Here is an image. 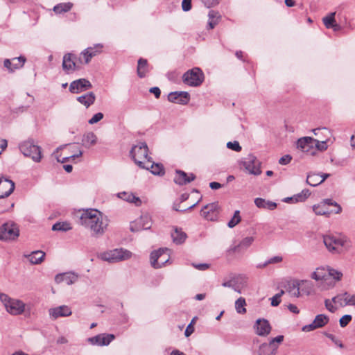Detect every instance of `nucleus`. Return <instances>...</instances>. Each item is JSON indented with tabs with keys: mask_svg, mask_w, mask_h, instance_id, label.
<instances>
[{
	"mask_svg": "<svg viewBox=\"0 0 355 355\" xmlns=\"http://www.w3.org/2000/svg\"><path fill=\"white\" fill-rule=\"evenodd\" d=\"M241 220V217L240 216V211L239 210H236L234 213V215L231 220L228 222L227 226L230 228H233L235 227L237 224L240 223Z\"/></svg>",
	"mask_w": 355,
	"mask_h": 355,
	"instance_id": "c03bdc74",
	"label": "nucleus"
},
{
	"mask_svg": "<svg viewBox=\"0 0 355 355\" xmlns=\"http://www.w3.org/2000/svg\"><path fill=\"white\" fill-rule=\"evenodd\" d=\"M170 102L186 105L190 100V95L187 92H173L168 96Z\"/></svg>",
	"mask_w": 355,
	"mask_h": 355,
	"instance_id": "4be33fe9",
	"label": "nucleus"
},
{
	"mask_svg": "<svg viewBox=\"0 0 355 355\" xmlns=\"http://www.w3.org/2000/svg\"><path fill=\"white\" fill-rule=\"evenodd\" d=\"M83 155V150L80 149H78L77 150V153H75L69 157H63L62 159H59L58 158V161L61 163H64L67 161H69L70 159H74L75 158L80 157Z\"/></svg>",
	"mask_w": 355,
	"mask_h": 355,
	"instance_id": "864d4df0",
	"label": "nucleus"
},
{
	"mask_svg": "<svg viewBox=\"0 0 355 355\" xmlns=\"http://www.w3.org/2000/svg\"><path fill=\"white\" fill-rule=\"evenodd\" d=\"M300 284L299 280L293 279L287 284L286 291L291 297H299L300 293Z\"/></svg>",
	"mask_w": 355,
	"mask_h": 355,
	"instance_id": "bb28decb",
	"label": "nucleus"
},
{
	"mask_svg": "<svg viewBox=\"0 0 355 355\" xmlns=\"http://www.w3.org/2000/svg\"><path fill=\"white\" fill-rule=\"evenodd\" d=\"M323 242L329 251L333 253H342L346 242L343 237L334 235H326L323 237Z\"/></svg>",
	"mask_w": 355,
	"mask_h": 355,
	"instance_id": "0eeeda50",
	"label": "nucleus"
},
{
	"mask_svg": "<svg viewBox=\"0 0 355 355\" xmlns=\"http://www.w3.org/2000/svg\"><path fill=\"white\" fill-rule=\"evenodd\" d=\"M151 218L149 215L145 214L130 224V230L132 232L143 230H149L151 227Z\"/></svg>",
	"mask_w": 355,
	"mask_h": 355,
	"instance_id": "9b49d317",
	"label": "nucleus"
},
{
	"mask_svg": "<svg viewBox=\"0 0 355 355\" xmlns=\"http://www.w3.org/2000/svg\"><path fill=\"white\" fill-rule=\"evenodd\" d=\"M258 355H275L266 343H262L258 349Z\"/></svg>",
	"mask_w": 355,
	"mask_h": 355,
	"instance_id": "49530a36",
	"label": "nucleus"
},
{
	"mask_svg": "<svg viewBox=\"0 0 355 355\" xmlns=\"http://www.w3.org/2000/svg\"><path fill=\"white\" fill-rule=\"evenodd\" d=\"M324 305L327 309L331 313H334L337 310V308L334 306L332 302L330 300L326 299L324 300Z\"/></svg>",
	"mask_w": 355,
	"mask_h": 355,
	"instance_id": "e2e57ef3",
	"label": "nucleus"
},
{
	"mask_svg": "<svg viewBox=\"0 0 355 355\" xmlns=\"http://www.w3.org/2000/svg\"><path fill=\"white\" fill-rule=\"evenodd\" d=\"M204 73L198 67H194L185 72L182 76V81L191 87H198L204 81Z\"/></svg>",
	"mask_w": 355,
	"mask_h": 355,
	"instance_id": "423d86ee",
	"label": "nucleus"
},
{
	"mask_svg": "<svg viewBox=\"0 0 355 355\" xmlns=\"http://www.w3.org/2000/svg\"><path fill=\"white\" fill-rule=\"evenodd\" d=\"M98 138L93 132H87L83 136L82 145L87 148H89L91 146L96 144Z\"/></svg>",
	"mask_w": 355,
	"mask_h": 355,
	"instance_id": "cd10ccee",
	"label": "nucleus"
},
{
	"mask_svg": "<svg viewBox=\"0 0 355 355\" xmlns=\"http://www.w3.org/2000/svg\"><path fill=\"white\" fill-rule=\"evenodd\" d=\"M218 208L217 202L206 205L202 208L200 215L208 220H214L218 216Z\"/></svg>",
	"mask_w": 355,
	"mask_h": 355,
	"instance_id": "dca6fc26",
	"label": "nucleus"
},
{
	"mask_svg": "<svg viewBox=\"0 0 355 355\" xmlns=\"http://www.w3.org/2000/svg\"><path fill=\"white\" fill-rule=\"evenodd\" d=\"M28 261L32 264H39L43 261L45 253L41 250L33 251L28 254L24 255Z\"/></svg>",
	"mask_w": 355,
	"mask_h": 355,
	"instance_id": "c756f323",
	"label": "nucleus"
},
{
	"mask_svg": "<svg viewBox=\"0 0 355 355\" xmlns=\"http://www.w3.org/2000/svg\"><path fill=\"white\" fill-rule=\"evenodd\" d=\"M103 114L98 112L95 114L89 121L88 123L91 125L95 124L103 119Z\"/></svg>",
	"mask_w": 355,
	"mask_h": 355,
	"instance_id": "bf43d9fd",
	"label": "nucleus"
},
{
	"mask_svg": "<svg viewBox=\"0 0 355 355\" xmlns=\"http://www.w3.org/2000/svg\"><path fill=\"white\" fill-rule=\"evenodd\" d=\"M183 11L188 12L191 9V0H183L182 2Z\"/></svg>",
	"mask_w": 355,
	"mask_h": 355,
	"instance_id": "0e129e2a",
	"label": "nucleus"
},
{
	"mask_svg": "<svg viewBox=\"0 0 355 355\" xmlns=\"http://www.w3.org/2000/svg\"><path fill=\"white\" fill-rule=\"evenodd\" d=\"M26 61V58L21 55L11 60L6 59L3 62V65L10 72H14L15 70L21 68L24 65Z\"/></svg>",
	"mask_w": 355,
	"mask_h": 355,
	"instance_id": "412c9836",
	"label": "nucleus"
},
{
	"mask_svg": "<svg viewBox=\"0 0 355 355\" xmlns=\"http://www.w3.org/2000/svg\"><path fill=\"white\" fill-rule=\"evenodd\" d=\"M321 204L324 205V207L326 205L336 206L337 207V210L335 211L336 214H339L342 211L341 207L336 202H334L331 199H325Z\"/></svg>",
	"mask_w": 355,
	"mask_h": 355,
	"instance_id": "4d7b16f0",
	"label": "nucleus"
},
{
	"mask_svg": "<svg viewBox=\"0 0 355 355\" xmlns=\"http://www.w3.org/2000/svg\"><path fill=\"white\" fill-rule=\"evenodd\" d=\"M73 7V3L70 2L60 3L53 7V11L56 14H62L69 11Z\"/></svg>",
	"mask_w": 355,
	"mask_h": 355,
	"instance_id": "c9c22d12",
	"label": "nucleus"
},
{
	"mask_svg": "<svg viewBox=\"0 0 355 355\" xmlns=\"http://www.w3.org/2000/svg\"><path fill=\"white\" fill-rule=\"evenodd\" d=\"M283 260V258L282 256H275V257H272L270 259H268L267 261H268V264H275V263H280L282 262Z\"/></svg>",
	"mask_w": 355,
	"mask_h": 355,
	"instance_id": "774afa93",
	"label": "nucleus"
},
{
	"mask_svg": "<svg viewBox=\"0 0 355 355\" xmlns=\"http://www.w3.org/2000/svg\"><path fill=\"white\" fill-rule=\"evenodd\" d=\"M336 12H331L322 19V21L327 28H331L334 26L335 20Z\"/></svg>",
	"mask_w": 355,
	"mask_h": 355,
	"instance_id": "37998d69",
	"label": "nucleus"
},
{
	"mask_svg": "<svg viewBox=\"0 0 355 355\" xmlns=\"http://www.w3.org/2000/svg\"><path fill=\"white\" fill-rule=\"evenodd\" d=\"M96 96L94 92H90L77 98V101L83 105L86 108L94 104Z\"/></svg>",
	"mask_w": 355,
	"mask_h": 355,
	"instance_id": "2f4dec72",
	"label": "nucleus"
},
{
	"mask_svg": "<svg viewBox=\"0 0 355 355\" xmlns=\"http://www.w3.org/2000/svg\"><path fill=\"white\" fill-rule=\"evenodd\" d=\"M352 315H343L339 320V323L341 327H346L349 322L352 320Z\"/></svg>",
	"mask_w": 355,
	"mask_h": 355,
	"instance_id": "052dcab7",
	"label": "nucleus"
},
{
	"mask_svg": "<svg viewBox=\"0 0 355 355\" xmlns=\"http://www.w3.org/2000/svg\"><path fill=\"white\" fill-rule=\"evenodd\" d=\"M82 58L84 59L85 63L87 64L92 58V55L90 53L89 49H85L80 54V60L81 61Z\"/></svg>",
	"mask_w": 355,
	"mask_h": 355,
	"instance_id": "5fc2aeb1",
	"label": "nucleus"
},
{
	"mask_svg": "<svg viewBox=\"0 0 355 355\" xmlns=\"http://www.w3.org/2000/svg\"><path fill=\"white\" fill-rule=\"evenodd\" d=\"M300 284V293L309 295L313 288V284L311 282L308 280H299Z\"/></svg>",
	"mask_w": 355,
	"mask_h": 355,
	"instance_id": "e433bc0d",
	"label": "nucleus"
},
{
	"mask_svg": "<svg viewBox=\"0 0 355 355\" xmlns=\"http://www.w3.org/2000/svg\"><path fill=\"white\" fill-rule=\"evenodd\" d=\"M76 55L69 53L63 56L62 69L67 73L70 74L78 68L76 64Z\"/></svg>",
	"mask_w": 355,
	"mask_h": 355,
	"instance_id": "6ab92c4d",
	"label": "nucleus"
},
{
	"mask_svg": "<svg viewBox=\"0 0 355 355\" xmlns=\"http://www.w3.org/2000/svg\"><path fill=\"white\" fill-rule=\"evenodd\" d=\"M327 274L337 281L340 280L343 277V273L340 271L329 267H327Z\"/></svg>",
	"mask_w": 355,
	"mask_h": 355,
	"instance_id": "09e8293b",
	"label": "nucleus"
},
{
	"mask_svg": "<svg viewBox=\"0 0 355 355\" xmlns=\"http://www.w3.org/2000/svg\"><path fill=\"white\" fill-rule=\"evenodd\" d=\"M103 49V45L101 44H95L92 47H88L86 49L90 50V53L92 55V58L95 55H96L98 53L101 52V50Z\"/></svg>",
	"mask_w": 355,
	"mask_h": 355,
	"instance_id": "6e6d98bb",
	"label": "nucleus"
},
{
	"mask_svg": "<svg viewBox=\"0 0 355 355\" xmlns=\"http://www.w3.org/2000/svg\"><path fill=\"white\" fill-rule=\"evenodd\" d=\"M345 297L344 298V305L355 306V294L350 295L347 292H345Z\"/></svg>",
	"mask_w": 355,
	"mask_h": 355,
	"instance_id": "8fccbe9b",
	"label": "nucleus"
},
{
	"mask_svg": "<svg viewBox=\"0 0 355 355\" xmlns=\"http://www.w3.org/2000/svg\"><path fill=\"white\" fill-rule=\"evenodd\" d=\"M148 148L145 142H139L138 144L132 146L130 155L135 163L139 167H147L146 161L150 159L148 155Z\"/></svg>",
	"mask_w": 355,
	"mask_h": 355,
	"instance_id": "20e7f679",
	"label": "nucleus"
},
{
	"mask_svg": "<svg viewBox=\"0 0 355 355\" xmlns=\"http://www.w3.org/2000/svg\"><path fill=\"white\" fill-rule=\"evenodd\" d=\"M227 147L229 149L233 150L236 152H240L241 150V146H240L239 143L236 141H234L233 142H232V141L227 142Z\"/></svg>",
	"mask_w": 355,
	"mask_h": 355,
	"instance_id": "13d9d810",
	"label": "nucleus"
},
{
	"mask_svg": "<svg viewBox=\"0 0 355 355\" xmlns=\"http://www.w3.org/2000/svg\"><path fill=\"white\" fill-rule=\"evenodd\" d=\"M78 224L90 231L93 236H101L105 232L109 220L97 209H89L81 213Z\"/></svg>",
	"mask_w": 355,
	"mask_h": 355,
	"instance_id": "f257e3e1",
	"label": "nucleus"
},
{
	"mask_svg": "<svg viewBox=\"0 0 355 355\" xmlns=\"http://www.w3.org/2000/svg\"><path fill=\"white\" fill-rule=\"evenodd\" d=\"M327 275V268H318L315 271H314L311 277L312 279L320 281L325 279Z\"/></svg>",
	"mask_w": 355,
	"mask_h": 355,
	"instance_id": "58836bf2",
	"label": "nucleus"
},
{
	"mask_svg": "<svg viewBox=\"0 0 355 355\" xmlns=\"http://www.w3.org/2000/svg\"><path fill=\"white\" fill-rule=\"evenodd\" d=\"M19 229L12 223H6L0 227L1 240H14L19 236Z\"/></svg>",
	"mask_w": 355,
	"mask_h": 355,
	"instance_id": "9d476101",
	"label": "nucleus"
},
{
	"mask_svg": "<svg viewBox=\"0 0 355 355\" xmlns=\"http://www.w3.org/2000/svg\"><path fill=\"white\" fill-rule=\"evenodd\" d=\"M321 176L319 173H310L307 175L306 183L312 187H316L321 184Z\"/></svg>",
	"mask_w": 355,
	"mask_h": 355,
	"instance_id": "4c0bfd02",
	"label": "nucleus"
},
{
	"mask_svg": "<svg viewBox=\"0 0 355 355\" xmlns=\"http://www.w3.org/2000/svg\"><path fill=\"white\" fill-rule=\"evenodd\" d=\"M117 196L118 198L123 199L126 202L132 203L137 207L141 206L142 204L141 200L139 197L135 196L132 193L125 191L120 192L117 193Z\"/></svg>",
	"mask_w": 355,
	"mask_h": 355,
	"instance_id": "a878e982",
	"label": "nucleus"
},
{
	"mask_svg": "<svg viewBox=\"0 0 355 355\" xmlns=\"http://www.w3.org/2000/svg\"><path fill=\"white\" fill-rule=\"evenodd\" d=\"M284 293V291L283 290H282L279 293H277L271 298V305L272 306H277L280 304V302H281L280 298L283 295Z\"/></svg>",
	"mask_w": 355,
	"mask_h": 355,
	"instance_id": "603ef678",
	"label": "nucleus"
},
{
	"mask_svg": "<svg viewBox=\"0 0 355 355\" xmlns=\"http://www.w3.org/2000/svg\"><path fill=\"white\" fill-rule=\"evenodd\" d=\"M325 335L328 338L331 339L332 342L338 347H339L341 349L344 347V345L343 344V343L340 340H338L334 335L327 333L325 334Z\"/></svg>",
	"mask_w": 355,
	"mask_h": 355,
	"instance_id": "680f3d73",
	"label": "nucleus"
},
{
	"mask_svg": "<svg viewBox=\"0 0 355 355\" xmlns=\"http://www.w3.org/2000/svg\"><path fill=\"white\" fill-rule=\"evenodd\" d=\"M208 24L207 28L213 29L215 28L216 25L218 24L220 21L221 20V15L219 12L214 10H209L208 13Z\"/></svg>",
	"mask_w": 355,
	"mask_h": 355,
	"instance_id": "7c9ffc66",
	"label": "nucleus"
},
{
	"mask_svg": "<svg viewBox=\"0 0 355 355\" xmlns=\"http://www.w3.org/2000/svg\"><path fill=\"white\" fill-rule=\"evenodd\" d=\"M71 313V309L67 305H61L49 309V318L52 320H55L60 317L69 316Z\"/></svg>",
	"mask_w": 355,
	"mask_h": 355,
	"instance_id": "f3484780",
	"label": "nucleus"
},
{
	"mask_svg": "<svg viewBox=\"0 0 355 355\" xmlns=\"http://www.w3.org/2000/svg\"><path fill=\"white\" fill-rule=\"evenodd\" d=\"M246 305L245 298L240 297L235 302V309L238 313L244 314L246 313V309L245 308Z\"/></svg>",
	"mask_w": 355,
	"mask_h": 355,
	"instance_id": "ea45409f",
	"label": "nucleus"
},
{
	"mask_svg": "<svg viewBox=\"0 0 355 355\" xmlns=\"http://www.w3.org/2000/svg\"><path fill=\"white\" fill-rule=\"evenodd\" d=\"M78 280V275L74 272L64 273V283L67 285H71Z\"/></svg>",
	"mask_w": 355,
	"mask_h": 355,
	"instance_id": "a18cd8bd",
	"label": "nucleus"
},
{
	"mask_svg": "<svg viewBox=\"0 0 355 355\" xmlns=\"http://www.w3.org/2000/svg\"><path fill=\"white\" fill-rule=\"evenodd\" d=\"M254 329L257 335L266 336L270 333L272 327L268 320L264 318H259L256 320Z\"/></svg>",
	"mask_w": 355,
	"mask_h": 355,
	"instance_id": "aec40b11",
	"label": "nucleus"
},
{
	"mask_svg": "<svg viewBox=\"0 0 355 355\" xmlns=\"http://www.w3.org/2000/svg\"><path fill=\"white\" fill-rule=\"evenodd\" d=\"M284 336L279 335L275 338H271L269 343H267L268 347L271 349V350L275 354H276L277 349L279 348L282 343L284 341Z\"/></svg>",
	"mask_w": 355,
	"mask_h": 355,
	"instance_id": "f704fd0d",
	"label": "nucleus"
},
{
	"mask_svg": "<svg viewBox=\"0 0 355 355\" xmlns=\"http://www.w3.org/2000/svg\"><path fill=\"white\" fill-rule=\"evenodd\" d=\"M311 195L309 189H303L300 193L295 194L293 196L295 202H304Z\"/></svg>",
	"mask_w": 355,
	"mask_h": 355,
	"instance_id": "79ce46f5",
	"label": "nucleus"
},
{
	"mask_svg": "<svg viewBox=\"0 0 355 355\" xmlns=\"http://www.w3.org/2000/svg\"><path fill=\"white\" fill-rule=\"evenodd\" d=\"M254 239L252 236H247L242 239V241L240 242L237 248L241 247L244 248H247L249 246L252 245V243L254 242Z\"/></svg>",
	"mask_w": 355,
	"mask_h": 355,
	"instance_id": "3c124183",
	"label": "nucleus"
},
{
	"mask_svg": "<svg viewBox=\"0 0 355 355\" xmlns=\"http://www.w3.org/2000/svg\"><path fill=\"white\" fill-rule=\"evenodd\" d=\"M92 87V85L87 79L80 78L70 83L69 90L72 94H78L87 91Z\"/></svg>",
	"mask_w": 355,
	"mask_h": 355,
	"instance_id": "ddd939ff",
	"label": "nucleus"
},
{
	"mask_svg": "<svg viewBox=\"0 0 355 355\" xmlns=\"http://www.w3.org/2000/svg\"><path fill=\"white\" fill-rule=\"evenodd\" d=\"M202 3L207 8H211L216 6L219 3V0H201Z\"/></svg>",
	"mask_w": 355,
	"mask_h": 355,
	"instance_id": "69168bd1",
	"label": "nucleus"
},
{
	"mask_svg": "<svg viewBox=\"0 0 355 355\" xmlns=\"http://www.w3.org/2000/svg\"><path fill=\"white\" fill-rule=\"evenodd\" d=\"M291 159L292 157L291 155H286L279 159V163L282 165H286L291 162Z\"/></svg>",
	"mask_w": 355,
	"mask_h": 355,
	"instance_id": "338daca9",
	"label": "nucleus"
},
{
	"mask_svg": "<svg viewBox=\"0 0 355 355\" xmlns=\"http://www.w3.org/2000/svg\"><path fill=\"white\" fill-rule=\"evenodd\" d=\"M313 210L317 215H327L329 213L328 209L322 204L313 205Z\"/></svg>",
	"mask_w": 355,
	"mask_h": 355,
	"instance_id": "de8ad7c7",
	"label": "nucleus"
},
{
	"mask_svg": "<svg viewBox=\"0 0 355 355\" xmlns=\"http://www.w3.org/2000/svg\"><path fill=\"white\" fill-rule=\"evenodd\" d=\"M71 226L69 223L67 222H58L55 223L52 227L53 231H62L67 232L71 230Z\"/></svg>",
	"mask_w": 355,
	"mask_h": 355,
	"instance_id": "a19ab883",
	"label": "nucleus"
},
{
	"mask_svg": "<svg viewBox=\"0 0 355 355\" xmlns=\"http://www.w3.org/2000/svg\"><path fill=\"white\" fill-rule=\"evenodd\" d=\"M169 250L159 249L153 251L150 254V263L154 268H160L165 266V263L169 261Z\"/></svg>",
	"mask_w": 355,
	"mask_h": 355,
	"instance_id": "6e6552de",
	"label": "nucleus"
},
{
	"mask_svg": "<svg viewBox=\"0 0 355 355\" xmlns=\"http://www.w3.org/2000/svg\"><path fill=\"white\" fill-rule=\"evenodd\" d=\"M15 182L5 178H0V199L8 197L14 191Z\"/></svg>",
	"mask_w": 355,
	"mask_h": 355,
	"instance_id": "a211bd4d",
	"label": "nucleus"
},
{
	"mask_svg": "<svg viewBox=\"0 0 355 355\" xmlns=\"http://www.w3.org/2000/svg\"><path fill=\"white\" fill-rule=\"evenodd\" d=\"M20 152L33 162L39 163L42 158L41 147L35 144L33 139H28L19 144Z\"/></svg>",
	"mask_w": 355,
	"mask_h": 355,
	"instance_id": "f03ea898",
	"label": "nucleus"
},
{
	"mask_svg": "<svg viewBox=\"0 0 355 355\" xmlns=\"http://www.w3.org/2000/svg\"><path fill=\"white\" fill-rule=\"evenodd\" d=\"M146 165L148 166L147 167H141V168H146V169H150L153 174L157 175H163L164 174V166L157 163H155L152 161V158L147 159L146 161Z\"/></svg>",
	"mask_w": 355,
	"mask_h": 355,
	"instance_id": "393cba45",
	"label": "nucleus"
},
{
	"mask_svg": "<svg viewBox=\"0 0 355 355\" xmlns=\"http://www.w3.org/2000/svg\"><path fill=\"white\" fill-rule=\"evenodd\" d=\"M0 300L10 315H19L25 311L26 304L20 300L11 298L7 294L0 292Z\"/></svg>",
	"mask_w": 355,
	"mask_h": 355,
	"instance_id": "7ed1b4c3",
	"label": "nucleus"
},
{
	"mask_svg": "<svg viewBox=\"0 0 355 355\" xmlns=\"http://www.w3.org/2000/svg\"><path fill=\"white\" fill-rule=\"evenodd\" d=\"M259 165L260 162L253 155H248L243 161L244 168L249 173L254 175H258L261 173Z\"/></svg>",
	"mask_w": 355,
	"mask_h": 355,
	"instance_id": "f8f14e48",
	"label": "nucleus"
},
{
	"mask_svg": "<svg viewBox=\"0 0 355 355\" xmlns=\"http://www.w3.org/2000/svg\"><path fill=\"white\" fill-rule=\"evenodd\" d=\"M239 282L241 284H245L247 282V278L245 276H239L236 279H231L227 282H225L222 284L224 287H228L232 288L234 291L238 293H241L242 287L238 284Z\"/></svg>",
	"mask_w": 355,
	"mask_h": 355,
	"instance_id": "b1692460",
	"label": "nucleus"
},
{
	"mask_svg": "<svg viewBox=\"0 0 355 355\" xmlns=\"http://www.w3.org/2000/svg\"><path fill=\"white\" fill-rule=\"evenodd\" d=\"M115 338V336L111 334H101L96 335L95 336L89 338L87 341L93 345L97 346H107Z\"/></svg>",
	"mask_w": 355,
	"mask_h": 355,
	"instance_id": "2eb2a0df",
	"label": "nucleus"
},
{
	"mask_svg": "<svg viewBox=\"0 0 355 355\" xmlns=\"http://www.w3.org/2000/svg\"><path fill=\"white\" fill-rule=\"evenodd\" d=\"M329 317L324 314L317 315L313 321L309 324L304 325L302 330L304 332H309L322 328L329 322Z\"/></svg>",
	"mask_w": 355,
	"mask_h": 355,
	"instance_id": "4468645a",
	"label": "nucleus"
},
{
	"mask_svg": "<svg viewBox=\"0 0 355 355\" xmlns=\"http://www.w3.org/2000/svg\"><path fill=\"white\" fill-rule=\"evenodd\" d=\"M196 175L193 173L187 174L183 171L177 170L174 182L179 185L187 184L194 180Z\"/></svg>",
	"mask_w": 355,
	"mask_h": 355,
	"instance_id": "5701e85b",
	"label": "nucleus"
},
{
	"mask_svg": "<svg viewBox=\"0 0 355 355\" xmlns=\"http://www.w3.org/2000/svg\"><path fill=\"white\" fill-rule=\"evenodd\" d=\"M254 204L259 208L267 209L269 210H273L277 207V203L272 201L266 200L261 198H257L254 200Z\"/></svg>",
	"mask_w": 355,
	"mask_h": 355,
	"instance_id": "473e14b6",
	"label": "nucleus"
},
{
	"mask_svg": "<svg viewBox=\"0 0 355 355\" xmlns=\"http://www.w3.org/2000/svg\"><path fill=\"white\" fill-rule=\"evenodd\" d=\"M132 257V252L126 249L116 248L100 253L98 257L110 263L127 260Z\"/></svg>",
	"mask_w": 355,
	"mask_h": 355,
	"instance_id": "39448f33",
	"label": "nucleus"
},
{
	"mask_svg": "<svg viewBox=\"0 0 355 355\" xmlns=\"http://www.w3.org/2000/svg\"><path fill=\"white\" fill-rule=\"evenodd\" d=\"M171 237L175 243L180 245L185 241L187 236V234L182 231V228L174 227L173 231L171 232Z\"/></svg>",
	"mask_w": 355,
	"mask_h": 355,
	"instance_id": "c85d7f7f",
	"label": "nucleus"
},
{
	"mask_svg": "<svg viewBox=\"0 0 355 355\" xmlns=\"http://www.w3.org/2000/svg\"><path fill=\"white\" fill-rule=\"evenodd\" d=\"M148 72V66L147 60L140 58L138 60L137 65V75L139 78L145 77L146 74Z\"/></svg>",
	"mask_w": 355,
	"mask_h": 355,
	"instance_id": "72a5a7b5",
	"label": "nucleus"
},
{
	"mask_svg": "<svg viewBox=\"0 0 355 355\" xmlns=\"http://www.w3.org/2000/svg\"><path fill=\"white\" fill-rule=\"evenodd\" d=\"M316 144H318V139L305 137L297 140V147L308 155H315L317 153V149L314 148V145Z\"/></svg>",
	"mask_w": 355,
	"mask_h": 355,
	"instance_id": "1a4fd4ad",
	"label": "nucleus"
}]
</instances>
